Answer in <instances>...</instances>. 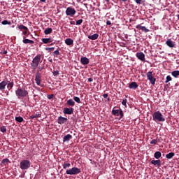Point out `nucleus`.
Listing matches in <instances>:
<instances>
[{
  "label": "nucleus",
  "mask_w": 179,
  "mask_h": 179,
  "mask_svg": "<svg viewBox=\"0 0 179 179\" xmlns=\"http://www.w3.org/2000/svg\"><path fill=\"white\" fill-rule=\"evenodd\" d=\"M15 94L17 99H22L29 96V92L25 88L20 87L15 90Z\"/></svg>",
  "instance_id": "f257e3e1"
},
{
  "label": "nucleus",
  "mask_w": 179,
  "mask_h": 179,
  "mask_svg": "<svg viewBox=\"0 0 179 179\" xmlns=\"http://www.w3.org/2000/svg\"><path fill=\"white\" fill-rule=\"evenodd\" d=\"M43 62L41 60V55H37L33 59L31 63V66L32 69H37L38 68L40 64Z\"/></svg>",
  "instance_id": "f03ea898"
},
{
  "label": "nucleus",
  "mask_w": 179,
  "mask_h": 179,
  "mask_svg": "<svg viewBox=\"0 0 179 179\" xmlns=\"http://www.w3.org/2000/svg\"><path fill=\"white\" fill-rule=\"evenodd\" d=\"M153 121H159V122H164L166 119L163 117V114L160 111H156L152 114Z\"/></svg>",
  "instance_id": "7ed1b4c3"
},
{
  "label": "nucleus",
  "mask_w": 179,
  "mask_h": 179,
  "mask_svg": "<svg viewBox=\"0 0 179 179\" xmlns=\"http://www.w3.org/2000/svg\"><path fill=\"white\" fill-rule=\"evenodd\" d=\"M30 166H31V162L27 159H23L20 163V169L21 170H28V169H30Z\"/></svg>",
  "instance_id": "20e7f679"
},
{
  "label": "nucleus",
  "mask_w": 179,
  "mask_h": 179,
  "mask_svg": "<svg viewBox=\"0 0 179 179\" xmlns=\"http://www.w3.org/2000/svg\"><path fill=\"white\" fill-rule=\"evenodd\" d=\"M80 173V169L78 167H73L66 171V174H68L69 176H76V174H79Z\"/></svg>",
  "instance_id": "39448f33"
},
{
  "label": "nucleus",
  "mask_w": 179,
  "mask_h": 179,
  "mask_svg": "<svg viewBox=\"0 0 179 179\" xmlns=\"http://www.w3.org/2000/svg\"><path fill=\"white\" fill-rule=\"evenodd\" d=\"M66 15L67 16H71V17H73L75 15H76V10L72 7H68L66 10Z\"/></svg>",
  "instance_id": "423d86ee"
},
{
  "label": "nucleus",
  "mask_w": 179,
  "mask_h": 179,
  "mask_svg": "<svg viewBox=\"0 0 179 179\" xmlns=\"http://www.w3.org/2000/svg\"><path fill=\"white\" fill-rule=\"evenodd\" d=\"M146 76H147L148 80H150L151 85H155L156 83V78H155V77H153V73L152 71H148L146 73Z\"/></svg>",
  "instance_id": "0eeeda50"
},
{
  "label": "nucleus",
  "mask_w": 179,
  "mask_h": 179,
  "mask_svg": "<svg viewBox=\"0 0 179 179\" xmlns=\"http://www.w3.org/2000/svg\"><path fill=\"white\" fill-rule=\"evenodd\" d=\"M112 114L113 115H115L116 117L120 115V118H122L124 117V112L121 109H113Z\"/></svg>",
  "instance_id": "6e6552de"
},
{
  "label": "nucleus",
  "mask_w": 179,
  "mask_h": 179,
  "mask_svg": "<svg viewBox=\"0 0 179 179\" xmlns=\"http://www.w3.org/2000/svg\"><path fill=\"white\" fill-rule=\"evenodd\" d=\"M66 122H68V118H66V117L59 116L57 118V123L59 124L60 125H62L64 124H66Z\"/></svg>",
  "instance_id": "1a4fd4ad"
},
{
  "label": "nucleus",
  "mask_w": 179,
  "mask_h": 179,
  "mask_svg": "<svg viewBox=\"0 0 179 179\" xmlns=\"http://www.w3.org/2000/svg\"><path fill=\"white\" fill-rule=\"evenodd\" d=\"M63 113L71 115V114H73V108H64Z\"/></svg>",
  "instance_id": "9d476101"
},
{
  "label": "nucleus",
  "mask_w": 179,
  "mask_h": 179,
  "mask_svg": "<svg viewBox=\"0 0 179 179\" xmlns=\"http://www.w3.org/2000/svg\"><path fill=\"white\" fill-rule=\"evenodd\" d=\"M35 82L38 86H40V84L41 83V76L40 73H37L35 76Z\"/></svg>",
  "instance_id": "9b49d317"
},
{
  "label": "nucleus",
  "mask_w": 179,
  "mask_h": 179,
  "mask_svg": "<svg viewBox=\"0 0 179 179\" xmlns=\"http://www.w3.org/2000/svg\"><path fill=\"white\" fill-rule=\"evenodd\" d=\"M136 28L138 30H142V31H144L145 33H149V29L146 28V27L141 26V24L136 25Z\"/></svg>",
  "instance_id": "f8f14e48"
},
{
  "label": "nucleus",
  "mask_w": 179,
  "mask_h": 179,
  "mask_svg": "<svg viewBox=\"0 0 179 179\" xmlns=\"http://www.w3.org/2000/svg\"><path fill=\"white\" fill-rule=\"evenodd\" d=\"M166 44L168 45V47H170V48H174V47H176V43H174L171 39H168L166 42Z\"/></svg>",
  "instance_id": "ddd939ff"
},
{
  "label": "nucleus",
  "mask_w": 179,
  "mask_h": 179,
  "mask_svg": "<svg viewBox=\"0 0 179 179\" xmlns=\"http://www.w3.org/2000/svg\"><path fill=\"white\" fill-rule=\"evenodd\" d=\"M136 57L138 59H140V61L145 62V54L143 52H137Z\"/></svg>",
  "instance_id": "4468645a"
},
{
  "label": "nucleus",
  "mask_w": 179,
  "mask_h": 179,
  "mask_svg": "<svg viewBox=\"0 0 179 179\" xmlns=\"http://www.w3.org/2000/svg\"><path fill=\"white\" fill-rule=\"evenodd\" d=\"M80 62L83 65H87V64H89V62H90V61L89 60V58L83 57L80 59Z\"/></svg>",
  "instance_id": "2eb2a0df"
},
{
  "label": "nucleus",
  "mask_w": 179,
  "mask_h": 179,
  "mask_svg": "<svg viewBox=\"0 0 179 179\" xmlns=\"http://www.w3.org/2000/svg\"><path fill=\"white\" fill-rule=\"evenodd\" d=\"M8 85V81L3 80L1 83H0V90H5V87H6V85Z\"/></svg>",
  "instance_id": "dca6fc26"
},
{
  "label": "nucleus",
  "mask_w": 179,
  "mask_h": 179,
  "mask_svg": "<svg viewBox=\"0 0 179 179\" xmlns=\"http://www.w3.org/2000/svg\"><path fill=\"white\" fill-rule=\"evenodd\" d=\"M129 89H133L135 90V89H138V83L136 82H132L129 85Z\"/></svg>",
  "instance_id": "f3484780"
},
{
  "label": "nucleus",
  "mask_w": 179,
  "mask_h": 179,
  "mask_svg": "<svg viewBox=\"0 0 179 179\" xmlns=\"http://www.w3.org/2000/svg\"><path fill=\"white\" fill-rule=\"evenodd\" d=\"M151 164H154V166H157V167H160V166H162V162L160 161V159L152 160Z\"/></svg>",
  "instance_id": "a211bd4d"
},
{
  "label": "nucleus",
  "mask_w": 179,
  "mask_h": 179,
  "mask_svg": "<svg viewBox=\"0 0 179 179\" xmlns=\"http://www.w3.org/2000/svg\"><path fill=\"white\" fill-rule=\"evenodd\" d=\"M22 43H23L24 44H34V41L27 39V38H26V37H24V36H23Z\"/></svg>",
  "instance_id": "6ab92c4d"
},
{
  "label": "nucleus",
  "mask_w": 179,
  "mask_h": 179,
  "mask_svg": "<svg viewBox=\"0 0 179 179\" xmlns=\"http://www.w3.org/2000/svg\"><path fill=\"white\" fill-rule=\"evenodd\" d=\"M66 106L69 107H73L75 106V101L73 99H70L66 101Z\"/></svg>",
  "instance_id": "aec40b11"
},
{
  "label": "nucleus",
  "mask_w": 179,
  "mask_h": 179,
  "mask_svg": "<svg viewBox=\"0 0 179 179\" xmlns=\"http://www.w3.org/2000/svg\"><path fill=\"white\" fill-rule=\"evenodd\" d=\"M65 44H66V45H73V40L71 38H68L65 39Z\"/></svg>",
  "instance_id": "412c9836"
},
{
  "label": "nucleus",
  "mask_w": 179,
  "mask_h": 179,
  "mask_svg": "<svg viewBox=\"0 0 179 179\" xmlns=\"http://www.w3.org/2000/svg\"><path fill=\"white\" fill-rule=\"evenodd\" d=\"M70 139H72V135L71 134H67L66 136H64L63 138V142H69Z\"/></svg>",
  "instance_id": "4be33fe9"
},
{
  "label": "nucleus",
  "mask_w": 179,
  "mask_h": 179,
  "mask_svg": "<svg viewBox=\"0 0 179 179\" xmlns=\"http://www.w3.org/2000/svg\"><path fill=\"white\" fill-rule=\"evenodd\" d=\"M88 38L90 40H97V38H99V35L98 34H94L93 35L88 36Z\"/></svg>",
  "instance_id": "5701e85b"
},
{
  "label": "nucleus",
  "mask_w": 179,
  "mask_h": 179,
  "mask_svg": "<svg viewBox=\"0 0 179 179\" xmlns=\"http://www.w3.org/2000/svg\"><path fill=\"white\" fill-rule=\"evenodd\" d=\"M42 41L44 44H48V43H52V39L51 38H42Z\"/></svg>",
  "instance_id": "b1692460"
},
{
  "label": "nucleus",
  "mask_w": 179,
  "mask_h": 179,
  "mask_svg": "<svg viewBox=\"0 0 179 179\" xmlns=\"http://www.w3.org/2000/svg\"><path fill=\"white\" fill-rule=\"evenodd\" d=\"M62 167L64 170H66V169H69V167H71V164L67 162H64L62 164Z\"/></svg>",
  "instance_id": "393cba45"
},
{
  "label": "nucleus",
  "mask_w": 179,
  "mask_h": 179,
  "mask_svg": "<svg viewBox=\"0 0 179 179\" xmlns=\"http://www.w3.org/2000/svg\"><path fill=\"white\" fill-rule=\"evenodd\" d=\"M155 159H160L162 157V152L160 151H157L154 154Z\"/></svg>",
  "instance_id": "a878e982"
},
{
  "label": "nucleus",
  "mask_w": 179,
  "mask_h": 179,
  "mask_svg": "<svg viewBox=\"0 0 179 179\" xmlns=\"http://www.w3.org/2000/svg\"><path fill=\"white\" fill-rule=\"evenodd\" d=\"M171 75L172 76H173V78H178L179 76V71L178 70H176L171 72Z\"/></svg>",
  "instance_id": "bb28decb"
},
{
  "label": "nucleus",
  "mask_w": 179,
  "mask_h": 179,
  "mask_svg": "<svg viewBox=\"0 0 179 179\" xmlns=\"http://www.w3.org/2000/svg\"><path fill=\"white\" fill-rule=\"evenodd\" d=\"M44 33L45 34H51V33H52V29L48 27L44 30Z\"/></svg>",
  "instance_id": "cd10ccee"
},
{
  "label": "nucleus",
  "mask_w": 179,
  "mask_h": 179,
  "mask_svg": "<svg viewBox=\"0 0 179 179\" xmlns=\"http://www.w3.org/2000/svg\"><path fill=\"white\" fill-rule=\"evenodd\" d=\"M40 117H41V114H40V113H36V114H34V115H31L30 116V118H31V120H34V118H40Z\"/></svg>",
  "instance_id": "c85d7f7f"
},
{
  "label": "nucleus",
  "mask_w": 179,
  "mask_h": 179,
  "mask_svg": "<svg viewBox=\"0 0 179 179\" xmlns=\"http://www.w3.org/2000/svg\"><path fill=\"white\" fill-rule=\"evenodd\" d=\"M174 156H175L174 152H169V154H167L166 155V159H173V157H174Z\"/></svg>",
  "instance_id": "c756f323"
},
{
  "label": "nucleus",
  "mask_w": 179,
  "mask_h": 179,
  "mask_svg": "<svg viewBox=\"0 0 179 179\" xmlns=\"http://www.w3.org/2000/svg\"><path fill=\"white\" fill-rule=\"evenodd\" d=\"M18 29L20 30H29V28H27V27L24 26V25H18Z\"/></svg>",
  "instance_id": "7c9ffc66"
},
{
  "label": "nucleus",
  "mask_w": 179,
  "mask_h": 179,
  "mask_svg": "<svg viewBox=\"0 0 179 179\" xmlns=\"http://www.w3.org/2000/svg\"><path fill=\"white\" fill-rule=\"evenodd\" d=\"M15 121L17 122H23V117L18 116V117H15Z\"/></svg>",
  "instance_id": "2f4dec72"
},
{
  "label": "nucleus",
  "mask_w": 179,
  "mask_h": 179,
  "mask_svg": "<svg viewBox=\"0 0 179 179\" xmlns=\"http://www.w3.org/2000/svg\"><path fill=\"white\" fill-rule=\"evenodd\" d=\"M7 87L8 89V90H10V89H12V87H13V81L8 83H7Z\"/></svg>",
  "instance_id": "473e14b6"
},
{
  "label": "nucleus",
  "mask_w": 179,
  "mask_h": 179,
  "mask_svg": "<svg viewBox=\"0 0 179 179\" xmlns=\"http://www.w3.org/2000/svg\"><path fill=\"white\" fill-rule=\"evenodd\" d=\"M60 55L59 50H57L53 52V56L56 57V58H58V56Z\"/></svg>",
  "instance_id": "72a5a7b5"
},
{
  "label": "nucleus",
  "mask_w": 179,
  "mask_h": 179,
  "mask_svg": "<svg viewBox=\"0 0 179 179\" xmlns=\"http://www.w3.org/2000/svg\"><path fill=\"white\" fill-rule=\"evenodd\" d=\"M1 24H3L4 26L6 24H12V23L10 22V21H8V20H3L1 22Z\"/></svg>",
  "instance_id": "f704fd0d"
},
{
  "label": "nucleus",
  "mask_w": 179,
  "mask_h": 179,
  "mask_svg": "<svg viewBox=\"0 0 179 179\" xmlns=\"http://www.w3.org/2000/svg\"><path fill=\"white\" fill-rule=\"evenodd\" d=\"M171 80H172L171 76H167L166 78L165 83H169V82H171Z\"/></svg>",
  "instance_id": "c9c22d12"
},
{
  "label": "nucleus",
  "mask_w": 179,
  "mask_h": 179,
  "mask_svg": "<svg viewBox=\"0 0 179 179\" xmlns=\"http://www.w3.org/2000/svg\"><path fill=\"white\" fill-rule=\"evenodd\" d=\"M73 100H74V101H76V103H80V98H79L78 96H74Z\"/></svg>",
  "instance_id": "e433bc0d"
},
{
  "label": "nucleus",
  "mask_w": 179,
  "mask_h": 179,
  "mask_svg": "<svg viewBox=\"0 0 179 179\" xmlns=\"http://www.w3.org/2000/svg\"><path fill=\"white\" fill-rule=\"evenodd\" d=\"M9 162H10L9 159H8V158L3 159L1 161V164H5L6 163H9Z\"/></svg>",
  "instance_id": "4c0bfd02"
},
{
  "label": "nucleus",
  "mask_w": 179,
  "mask_h": 179,
  "mask_svg": "<svg viewBox=\"0 0 179 179\" xmlns=\"http://www.w3.org/2000/svg\"><path fill=\"white\" fill-rule=\"evenodd\" d=\"M0 131L1 132H3V134H5V132H6V126H3L0 128Z\"/></svg>",
  "instance_id": "58836bf2"
},
{
  "label": "nucleus",
  "mask_w": 179,
  "mask_h": 179,
  "mask_svg": "<svg viewBox=\"0 0 179 179\" xmlns=\"http://www.w3.org/2000/svg\"><path fill=\"white\" fill-rule=\"evenodd\" d=\"M81 23H83V20L80 19V20H78L76 21V24L77 26H79V25L81 24Z\"/></svg>",
  "instance_id": "ea45409f"
},
{
  "label": "nucleus",
  "mask_w": 179,
  "mask_h": 179,
  "mask_svg": "<svg viewBox=\"0 0 179 179\" xmlns=\"http://www.w3.org/2000/svg\"><path fill=\"white\" fill-rule=\"evenodd\" d=\"M59 75V71L57 70L53 72L54 76H58Z\"/></svg>",
  "instance_id": "a19ab883"
},
{
  "label": "nucleus",
  "mask_w": 179,
  "mask_h": 179,
  "mask_svg": "<svg viewBox=\"0 0 179 179\" xmlns=\"http://www.w3.org/2000/svg\"><path fill=\"white\" fill-rule=\"evenodd\" d=\"M127 99H123L122 101V106H124L125 107H127Z\"/></svg>",
  "instance_id": "79ce46f5"
},
{
  "label": "nucleus",
  "mask_w": 179,
  "mask_h": 179,
  "mask_svg": "<svg viewBox=\"0 0 179 179\" xmlns=\"http://www.w3.org/2000/svg\"><path fill=\"white\" fill-rule=\"evenodd\" d=\"M157 140H156V139H153V140H152L151 141H150V144L151 145H156V143H157Z\"/></svg>",
  "instance_id": "37998d69"
},
{
  "label": "nucleus",
  "mask_w": 179,
  "mask_h": 179,
  "mask_svg": "<svg viewBox=\"0 0 179 179\" xmlns=\"http://www.w3.org/2000/svg\"><path fill=\"white\" fill-rule=\"evenodd\" d=\"M55 48H45L46 51H54Z\"/></svg>",
  "instance_id": "c03bdc74"
},
{
  "label": "nucleus",
  "mask_w": 179,
  "mask_h": 179,
  "mask_svg": "<svg viewBox=\"0 0 179 179\" xmlns=\"http://www.w3.org/2000/svg\"><path fill=\"white\" fill-rule=\"evenodd\" d=\"M52 97H54V94H48V99H49V100H51V99H52Z\"/></svg>",
  "instance_id": "a18cd8bd"
},
{
  "label": "nucleus",
  "mask_w": 179,
  "mask_h": 179,
  "mask_svg": "<svg viewBox=\"0 0 179 179\" xmlns=\"http://www.w3.org/2000/svg\"><path fill=\"white\" fill-rule=\"evenodd\" d=\"M136 3L141 4L142 3V0H134Z\"/></svg>",
  "instance_id": "49530a36"
},
{
  "label": "nucleus",
  "mask_w": 179,
  "mask_h": 179,
  "mask_svg": "<svg viewBox=\"0 0 179 179\" xmlns=\"http://www.w3.org/2000/svg\"><path fill=\"white\" fill-rule=\"evenodd\" d=\"M0 54H4V55H6L8 54V51L7 50H3L0 52Z\"/></svg>",
  "instance_id": "de8ad7c7"
},
{
  "label": "nucleus",
  "mask_w": 179,
  "mask_h": 179,
  "mask_svg": "<svg viewBox=\"0 0 179 179\" xmlns=\"http://www.w3.org/2000/svg\"><path fill=\"white\" fill-rule=\"evenodd\" d=\"M37 68L38 71H43V69H44V66H38Z\"/></svg>",
  "instance_id": "09e8293b"
},
{
  "label": "nucleus",
  "mask_w": 179,
  "mask_h": 179,
  "mask_svg": "<svg viewBox=\"0 0 179 179\" xmlns=\"http://www.w3.org/2000/svg\"><path fill=\"white\" fill-rule=\"evenodd\" d=\"M103 99H107V97H108V94H103Z\"/></svg>",
  "instance_id": "8fccbe9b"
},
{
  "label": "nucleus",
  "mask_w": 179,
  "mask_h": 179,
  "mask_svg": "<svg viewBox=\"0 0 179 179\" xmlns=\"http://www.w3.org/2000/svg\"><path fill=\"white\" fill-rule=\"evenodd\" d=\"M27 31H29V30H25L22 32L23 36H26V34H27Z\"/></svg>",
  "instance_id": "3c124183"
},
{
  "label": "nucleus",
  "mask_w": 179,
  "mask_h": 179,
  "mask_svg": "<svg viewBox=\"0 0 179 179\" xmlns=\"http://www.w3.org/2000/svg\"><path fill=\"white\" fill-rule=\"evenodd\" d=\"M106 24H107L108 26L111 25V21L108 20V21L106 22Z\"/></svg>",
  "instance_id": "603ef678"
},
{
  "label": "nucleus",
  "mask_w": 179,
  "mask_h": 179,
  "mask_svg": "<svg viewBox=\"0 0 179 179\" xmlns=\"http://www.w3.org/2000/svg\"><path fill=\"white\" fill-rule=\"evenodd\" d=\"M70 24H76V22L75 21H71Z\"/></svg>",
  "instance_id": "864d4df0"
},
{
  "label": "nucleus",
  "mask_w": 179,
  "mask_h": 179,
  "mask_svg": "<svg viewBox=\"0 0 179 179\" xmlns=\"http://www.w3.org/2000/svg\"><path fill=\"white\" fill-rule=\"evenodd\" d=\"M88 82H93V78H88Z\"/></svg>",
  "instance_id": "5fc2aeb1"
},
{
  "label": "nucleus",
  "mask_w": 179,
  "mask_h": 179,
  "mask_svg": "<svg viewBox=\"0 0 179 179\" xmlns=\"http://www.w3.org/2000/svg\"><path fill=\"white\" fill-rule=\"evenodd\" d=\"M41 1V2H45V1H47V0H40Z\"/></svg>",
  "instance_id": "6e6d98bb"
},
{
  "label": "nucleus",
  "mask_w": 179,
  "mask_h": 179,
  "mask_svg": "<svg viewBox=\"0 0 179 179\" xmlns=\"http://www.w3.org/2000/svg\"><path fill=\"white\" fill-rule=\"evenodd\" d=\"M49 62H52V59H49Z\"/></svg>",
  "instance_id": "4d7b16f0"
},
{
  "label": "nucleus",
  "mask_w": 179,
  "mask_h": 179,
  "mask_svg": "<svg viewBox=\"0 0 179 179\" xmlns=\"http://www.w3.org/2000/svg\"><path fill=\"white\" fill-rule=\"evenodd\" d=\"M122 2H127V1H128V0H122Z\"/></svg>",
  "instance_id": "13d9d810"
},
{
  "label": "nucleus",
  "mask_w": 179,
  "mask_h": 179,
  "mask_svg": "<svg viewBox=\"0 0 179 179\" xmlns=\"http://www.w3.org/2000/svg\"><path fill=\"white\" fill-rule=\"evenodd\" d=\"M84 6H87V3H84Z\"/></svg>",
  "instance_id": "bf43d9fd"
},
{
  "label": "nucleus",
  "mask_w": 179,
  "mask_h": 179,
  "mask_svg": "<svg viewBox=\"0 0 179 179\" xmlns=\"http://www.w3.org/2000/svg\"><path fill=\"white\" fill-rule=\"evenodd\" d=\"M177 16H178V20H179V14H178Z\"/></svg>",
  "instance_id": "052dcab7"
},
{
  "label": "nucleus",
  "mask_w": 179,
  "mask_h": 179,
  "mask_svg": "<svg viewBox=\"0 0 179 179\" xmlns=\"http://www.w3.org/2000/svg\"><path fill=\"white\" fill-rule=\"evenodd\" d=\"M108 101H110V98H108Z\"/></svg>",
  "instance_id": "680f3d73"
},
{
  "label": "nucleus",
  "mask_w": 179,
  "mask_h": 179,
  "mask_svg": "<svg viewBox=\"0 0 179 179\" xmlns=\"http://www.w3.org/2000/svg\"><path fill=\"white\" fill-rule=\"evenodd\" d=\"M106 1H108V0H106Z\"/></svg>",
  "instance_id": "e2e57ef3"
}]
</instances>
